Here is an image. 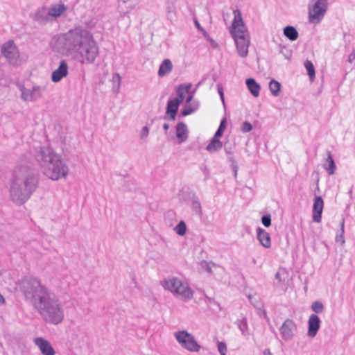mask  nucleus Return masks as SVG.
<instances>
[{
	"mask_svg": "<svg viewBox=\"0 0 355 355\" xmlns=\"http://www.w3.org/2000/svg\"><path fill=\"white\" fill-rule=\"evenodd\" d=\"M19 288L44 322L53 325L62 322L64 311L60 297L38 279L25 277L19 282Z\"/></svg>",
	"mask_w": 355,
	"mask_h": 355,
	"instance_id": "f257e3e1",
	"label": "nucleus"
},
{
	"mask_svg": "<svg viewBox=\"0 0 355 355\" xmlns=\"http://www.w3.org/2000/svg\"><path fill=\"white\" fill-rule=\"evenodd\" d=\"M50 46L62 55H75L83 63H92L98 54V47L92 35L85 29L76 28L54 36Z\"/></svg>",
	"mask_w": 355,
	"mask_h": 355,
	"instance_id": "f03ea898",
	"label": "nucleus"
},
{
	"mask_svg": "<svg viewBox=\"0 0 355 355\" xmlns=\"http://www.w3.org/2000/svg\"><path fill=\"white\" fill-rule=\"evenodd\" d=\"M34 157L43 174L53 181L65 179L69 167L62 156L49 146H39L35 149Z\"/></svg>",
	"mask_w": 355,
	"mask_h": 355,
	"instance_id": "7ed1b4c3",
	"label": "nucleus"
},
{
	"mask_svg": "<svg viewBox=\"0 0 355 355\" xmlns=\"http://www.w3.org/2000/svg\"><path fill=\"white\" fill-rule=\"evenodd\" d=\"M37 184L38 179L33 169L24 166L17 167L10 188L11 200L17 205H23L30 198Z\"/></svg>",
	"mask_w": 355,
	"mask_h": 355,
	"instance_id": "20e7f679",
	"label": "nucleus"
},
{
	"mask_svg": "<svg viewBox=\"0 0 355 355\" xmlns=\"http://www.w3.org/2000/svg\"><path fill=\"white\" fill-rule=\"evenodd\" d=\"M234 16L230 32L234 40L239 56L245 58L248 54V47L250 45L249 35L244 25L241 11L235 10L234 11Z\"/></svg>",
	"mask_w": 355,
	"mask_h": 355,
	"instance_id": "39448f33",
	"label": "nucleus"
},
{
	"mask_svg": "<svg viewBox=\"0 0 355 355\" xmlns=\"http://www.w3.org/2000/svg\"><path fill=\"white\" fill-rule=\"evenodd\" d=\"M162 288L174 297L188 302L193 299L194 292L189 284L178 277H168L160 282Z\"/></svg>",
	"mask_w": 355,
	"mask_h": 355,
	"instance_id": "423d86ee",
	"label": "nucleus"
},
{
	"mask_svg": "<svg viewBox=\"0 0 355 355\" xmlns=\"http://www.w3.org/2000/svg\"><path fill=\"white\" fill-rule=\"evenodd\" d=\"M328 10V0H315L308 5L309 21L313 24H318L323 19Z\"/></svg>",
	"mask_w": 355,
	"mask_h": 355,
	"instance_id": "0eeeda50",
	"label": "nucleus"
},
{
	"mask_svg": "<svg viewBox=\"0 0 355 355\" xmlns=\"http://www.w3.org/2000/svg\"><path fill=\"white\" fill-rule=\"evenodd\" d=\"M173 336L182 348L189 352H198L201 345L198 343L195 336L187 330H179L173 333Z\"/></svg>",
	"mask_w": 355,
	"mask_h": 355,
	"instance_id": "6e6552de",
	"label": "nucleus"
},
{
	"mask_svg": "<svg viewBox=\"0 0 355 355\" xmlns=\"http://www.w3.org/2000/svg\"><path fill=\"white\" fill-rule=\"evenodd\" d=\"M191 84L181 85L177 90V96L168 100L166 111H178L180 104L184 101L185 95L189 94Z\"/></svg>",
	"mask_w": 355,
	"mask_h": 355,
	"instance_id": "1a4fd4ad",
	"label": "nucleus"
},
{
	"mask_svg": "<svg viewBox=\"0 0 355 355\" xmlns=\"http://www.w3.org/2000/svg\"><path fill=\"white\" fill-rule=\"evenodd\" d=\"M1 53L8 62L14 66L19 64V53L13 41H8L1 46Z\"/></svg>",
	"mask_w": 355,
	"mask_h": 355,
	"instance_id": "9d476101",
	"label": "nucleus"
},
{
	"mask_svg": "<svg viewBox=\"0 0 355 355\" xmlns=\"http://www.w3.org/2000/svg\"><path fill=\"white\" fill-rule=\"evenodd\" d=\"M297 331V326L291 319H286L279 328L282 338L285 341L291 340L295 336Z\"/></svg>",
	"mask_w": 355,
	"mask_h": 355,
	"instance_id": "9b49d317",
	"label": "nucleus"
},
{
	"mask_svg": "<svg viewBox=\"0 0 355 355\" xmlns=\"http://www.w3.org/2000/svg\"><path fill=\"white\" fill-rule=\"evenodd\" d=\"M46 89L45 86H33L32 89L21 88V97L26 101H33L41 97L43 92Z\"/></svg>",
	"mask_w": 355,
	"mask_h": 355,
	"instance_id": "f8f14e48",
	"label": "nucleus"
},
{
	"mask_svg": "<svg viewBox=\"0 0 355 355\" xmlns=\"http://www.w3.org/2000/svg\"><path fill=\"white\" fill-rule=\"evenodd\" d=\"M34 344L40 349L42 355H55V352L51 343L42 337L33 339Z\"/></svg>",
	"mask_w": 355,
	"mask_h": 355,
	"instance_id": "ddd939ff",
	"label": "nucleus"
},
{
	"mask_svg": "<svg viewBox=\"0 0 355 355\" xmlns=\"http://www.w3.org/2000/svg\"><path fill=\"white\" fill-rule=\"evenodd\" d=\"M68 64L64 60L60 62L58 69L54 70L51 73V80L53 83L60 82L63 78L68 75Z\"/></svg>",
	"mask_w": 355,
	"mask_h": 355,
	"instance_id": "4468645a",
	"label": "nucleus"
},
{
	"mask_svg": "<svg viewBox=\"0 0 355 355\" xmlns=\"http://www.w3.org/2000/svg\"><path fill=\"white\" fill-rule=\"evenodd\" d=\"M320 327V320L315 314H311L308 320L307 335L310 338H314Z\"/></svg>",
	"mask_w": 355,
	"mask_h": 355,
	"instance_id": "2eb2a0df",
	"label": "nucleus"
},
{
	"mask_svg": "<svg viewBox=\"0 0 355 355\" xmlns=\"http://www.w3.org/2000/svg\"><path fill=\"white\" fill-rule=\"evenodd\" d=\"M324 202L320 196L315 197L313 205V220L314 222L320 223Z\"/></svg>",
	"mask_w": 355,
	"mask_h": 355,
	"instance_id": "dca6fc26",
	"label": "nucleus"
},
{
	"mask_svg": "<svg viewBox=\"0 0 355 355\" xmlns=\"http://www.w3.org/2000/svg\"><path fill=\"white\" fill-rule=\"evenodd\" d=\"M257 239L260 244L266 248H270L271 246V239L269 233L261 227L257 229Z\"/></svg>",
	"mask_w": 355,
	"mask_h": 355,
	"instance_id": "f3484780",
	"label": "nucleus"
},
{
	"mask_svg": "<svg viewBox=\"0 0 355 355\" xmlns=\"http://www.w3.org/2000/svg\"><path fill=\"white\" fill-rule=\"evenodd\" d=\"M49 13L46 7H41L37 10L33 19L40 24H46L49 21Z\"/></svg>",
	"mask_w": 355,
	"mask_h": 355,
	"instance_id": "a211bd4d",
	"label": "nucleus"
},
{
	"mask_svg": "<svg viewBox=\"0 0 355 355\" xmlns=\"http://www.w3.org/2000/svg\"><path fill=\"white\" fill-rule=\"evenodd\" d=\"M176 137H178L180 144L187 139L188 130L186 125L183 123H178L176 127Z\"/></svg>",
	"mask_w": 355,
	"mask_h": 355,
	"instance_id": "6ab92c4d",
	"label": "nucleus"
},
{
	"mask_svg": "<svg viewBox=\"0 0 355 355\" xmlns=\"http://www.w3.org/2000/svg\"><path fill=\"white\" fill-rule=\"evenodd\" d=\"M245 83L252 95L254 97H258L261 89L260 85L252 78L246 79Z\"/></svg>",
	"mask_w": 355,
	"mask_h": 355,
	"instance_id": "aec40b11",
	"label": "nucleus"
},
{
	"mask_svg": "<svg viewBox=\"0 0 355 355\" xmlns=\"http://www.w3.org/2000/svg\"><path fill=\"white\" fill-rule=\"evenodd\" d=\"M173 69V64L169 59H165L161 63L159 70L158 76L164 77L168 75Z\"/></svg>",
	"mask_w": 355,
	"mask_h": 355,
	"instance_id": "412c9836",
	"label": "nucleus"
},
{
	"mask_svg": "<svg viewBox=\"0 0 355 355\" xmlns=\"http://www.w3.org/2000/svg\"><path fill=\"white\" fill-rule=\"evenodd\" d=\"M188 94L184 108L182 111H196L199 108V103L193 98L190 92Z\"/></svg>",
	"mask_w": 355,
	"mask_h": 355,
	"instance_id": "4be33fe9",
	"label": "nucleus"
},
{
	"mask_svg": "<svg viewBox=\"0 0 355 355\" xmlns=\"http://www.w3.org/2000/svg\"><path fill=\"white\" fill-rule=\"evenodd\" d=\"M67 10L64 4H55L52 6L48 10L49 17H57L60 16Z\"/></svg>",
	"mask_w": 355,
	"mask_h": 355,
	"instance_id": "5701e85b",
	"label": "nucleus"
},
{
	"mask_svg": "<svg viewBox=\"0 0 355 355\" xmlns=\"http://www.w3.org/2000/svg\"><path fill=\"white\" fill-rule=\"evenodd\" d=\"M223 147L222 142L218 139V137L214 136L210 143L207 146L206 149L211 153L216 152L221 149Z\"/></svg>",
	"mask_w": 355,
	"mask_h": 355,
	"instance_id": "b1692460",
	"label": "nucleus"
},
{
	"mask_svg": "<svg viewBox=\"0 0 355 355\" xmlns=\"http://www.w3.org/2000/svg\"><path fill=\"white\" fill-rule=\"evenodd\" d=\"M324 168L329 175H334L336 171V164L330 153H328L327 157L324 164Z\"/></svg>",
	"mask_w": 355,
	"mask_h": 355,
	"instance_id": "393cba45",
	"label": "nucleus"
},
{
	"mask_svg": "<svg viewBox=\"0 0 355 355\" xmlns=\"http://www.w3.org/2000/svg\"><path fill=\"white\" fill-rule=\"evenodd\" d=\"M284 35L291 41H295L298 37V32L292 26H287L284 28Z\"/></svg>",
	"mask_w": 355,
	"mask_h": 355,
	"instance_id": "a878e982",
	"label": "nucleus"
},
{
	"mask_svg": "<svg viewBox=\"0 0 355 355\" xmlns=\"http://www.w3.org/2000/svg\"><path fill=\"white\" fill-rule=\"evenodd\" d=\"M280 86H281L280 83L274 79H272L270 81L269 89H270L271 94L273 96H277L279 95V90H280Z\"/></svg>",
	"mask_w": 355,
	"mask_h": 355,
	"instance_id": "bb28decb",
	"label": "nucleus"
},
{
	"mask_svg": "<svg viewBox=\"0 0 355 355\" xmlns=\"http://www.w3.org/2000/svg\"><path fill=\"white\" fill-rule=\"evenodd\" d=\"M236 323L239 329L241 331L242 335L245 336L248 330V326L246 318H242L241 319L238 320Z\"/></svg>",
	"mask_w": 355,
	"mask_h": 355,
	"instance_id": "cd10ccee",
	"label": "nucleus"
},
{
	"mask_svg": "<svg viewBox=\"0 0 355 355\" xmlns=\"http://www.w3.org/2000/svg\"><path fill=\"white\" fill-rule=\"evenodd\" d=\"M304 67L307 71L308 75L311 80L315 78V68L313 63L310 60H306L304 62Z\"/></svg>",
	"mask_w": 355,
	"mask_h": 355,
	"instance_id": "c85d7f7f",
	"label": "nucleus"
},
{
	"mask_svg": "<svg viewBox=\"0 0 355 355\" xmlns=\"http://www.w3.org/2000/svg\"><path fill=\"white\" fill-rule=\"evenodd\" d=\"M175 232L179 236H184L187 232V225L184 221L181 220L179 223L173 228Z\"/></svg>",
	"mask_w": 355,
	"mask_h": 355,
	"instance_id": "c756f323",
	"label": "nucleus"
},
{
	"mask_svg": "<svg viewBox=\"0 0 355 355\" xmlns=\"http://www.w3.org/2000/svg\"><path fill=\"white\" fill-rule=\"evenodd\" d=\"M191 208L193 211L198 214L201 215L202 213V207L200 201L196 198H193L191 202Z\"/></svg>",
	"mask_w": 355,
	"mask_h": 355,
	"instance_id": "7c9ffc66",
	"label": "nucleus"
},
{
	"mask_svg": "<svg viewBox=\"0 0 355 355\" xmlns=\"http://www.w3.org/2000/svg\"><path fill=\"white\" fill-rule=\"evenodd\" d=\"M226 123H227L226 119H225V118L223 119V120L220 121V125H219L218 130L215 132L214 136H216V137H220L222 136L224 130L226 128Z\"/></svg>",
	"mask_w": 355,
	"mask_h": 355,
	"instance_id": "2f4dec72",
	"label": "nucleus"
},
{
	"mask_svg": "<svg viewBox=\"0 0 355 355\" xmlns=\"http://www.w3.org/2000/svg\"><path fill=\"white\" fill-rule=\"evenodd\" d=\"M311 309L315 313H321L324 310V306L320 302L315 301L312 303Z\"/></svg>",
	"mask_w": 355,
	"mask_h": 355,
	"instance_id": "473e14b6",
	"label": "nucleus"
},
{
	"mask_svg": "<svg viewBox=\"0 0 355 355\" xmlns=\"http://www.w3.org/2000/svg\"><path fill=\"white\" fill-rule=\"evenodd\" d=\"M218 350L220 352V355H226L227 346L225 343L223 342H219L218 343Z\"/></svg>",
	"mask_w": 355,
	"mask_h": 355,
	"instance_id": "72a5a7b5",
	"label": "nucleus"
},
{
	"mask_svg": "<svg viewBox=\"0 0 355 355\" xmlns=\"http://www.w3.org/2000/svg\"><path fill=\"white\" fill-rule=\"evenodd\" d=\"M241 129L243 132H248L252 130V126L249 122L245 121L242 123Z\"/></svg>",
	"mask_w": 355,
	"mask_h": 355,
	"instance_id": "f704fd0d",
	"label": "nucleus"
},
{
	"mask_svg": "<svg viewBox=\"0 0 355 355\" xmlns=\"http://www.w3.org/2000/svg\"><path fill=\"white\" fill-rule=\"evenodd\" d=\"M148 134H149L148 128L147 126H144V127H143V128L141 129V130L140 132L139 137L141 140H144L147 138V137L148 136Z\"/></svg>",
	"mask_w": 355,
	"mask_h": 355,
	"instance_id": "c9c22d12",
	"label": "nucleus"
},
{
	"mask_svg": "<svg viewBox=\"0 0 355 355\" xmlns=\"http://www.w3.org/2000/svg\"><path fill=\"white\" fill-rule=\"evenodd\" d=\"M261 222H262L263 225L266 227L270 226V225H271L270 216V215L263 216L261 218Z\"/></svg>",
	"mask_w": 355,
	"mask_h": 355,
	"instance_id": "e433bc0d",
	"label": "nucleus"
},
{
	"mask_svg": "<svg viewBox=\"0 0 355 355\" xmlns=\"http://www.w3.org/2000/svg\"><path fill=\"white\" fill-rule=\"evenodd\" d=\"M341 231H342V234L340 236H338L336 237V240L337 242L341 241L342 243H344L345 239H344V236L343 235V234L344 232V220H343L342 223H341Z\"/></svg>",
	"mask_w": 355,
	"mask_h": 355,
	"instance_id": "4c0bfd02",
	"label": "nucleus"
},
{
	"mask_svg": "<svg viewBox=\"0 0 355 355\" xmlns=\"http://www.w3.org/2000/svg\"><path fill=\"white\" fill-rule=\"evenodd\" d=\"M71 139L72 137L71 136H67L64 138L63 142L66 146H68L69 147H75V144L70 143Z\"/></svg>",
	"mask_w": 355,
	"mask_h": 355,
	"instance_id": "58836bf2",
	"label": "nucleus"
},
{
	"mask_svg": "<svg viewBox=\"0 0 355 355\" xmlns=\"http://www.w3.org/2000/svg\"><path fill=\"white\" fill-rule=\"evenodd\" d=\"M280 53H282V55H284V56L286 58V59H289V58L291 57V52L288 51L285 47H281V49L279 51Z\"/></svg>",
	"mask_w": 355,
	"mask_h": 355,
	"instance_id": "ea45409f",
	"label": "nucleus"
},
{
	"mask_svg": "<svg viewBox=\"0 0 355 355\" xmlns=\"http://www.w3.org/2000/svg\"><path fill=\"white\" fill-rule=\"evenodd\" d=\"M166 119L173 121L175 119L177 112H166Z\"/></svg>",
	"mask_w": 355,
	"mask_h": 355,
	"instance_id": "a19ab883",
	"label": "nucleus"
},
{
	"mask_svg": "<svg viewBox=\"0 0 355 355\" xmlns=\"http://www.w3.org/2000/svg\"><path fill=\"white\" fill-rule=\"evenodd\" d=\"M355 60V49H353L351 53L348 55L347 61L352 63Z\"/></svg>",
	"mask_w": 355,
	"mask_h": 355,
	"instance_id": "79ce46f5",
	"label": "nucleus"
},
{
	"mask_svg": "<svg viewBox=\"0 0 355 355\" xmlns=\"http://www.w3.org/2000/svg\"><path fill=\"white\" fill-rule=\"evenodd\" d=\"M207 40L210 42V44L213 48L216 49L218 47V43L211 37H209Z\"/></svg>",
	"mask_w": 355,
	"mask_h": 355,
	"instance_id": "37998d69",
	"label": "nucleus"
},
{
	"mask_svg": "<svg viewBox=\"0 0 355 355\" xmlns=\"http://www.w3.org/2000/svg\"><path fill=\"white\" fill-rule=\"evenodd\" d=\"M113 80H114V81H116V82H117V89H119V87H120V81H121V77H120V76H119L118 73L115 74V75L113 76Z\"/></svg>",
	"mask_w": 355,
	"mask_h": 355,
	"instance_id": "c03bdc74",
	"label": "nucleus"
},
{
	"mask_svg": "<svg viewBox=\"0 0 355 355\" xmlns=\"http://www.w3.org/2000/svg\"><path fill=\"white\" fill-rule=\"evenodd\" d=\"M232 168L234 173V177L236 178L237 176L238 166L235 162L232 163Z\"/></svg>",
	"mask_w": 355,
	"mask_h": 355,
	"instance_id": "a18cd8bd",
	"label": "nucleus"
},
{
	"mask_svg": "<svg viewBox=\"0 0 355 355\" xmlns=\"http://www.w3.org/2000/svg\"><path fill=\"white\" fill-rule=\"evenodd\" d=\"M194 24H195V26H196V28L200 31H202L203 28L201 26V25L200 24V23L198 22V21L196 19L194 20Z\"/></svg>",
	"mask_w": 355,
	"mask_h": 355,
	"instance_id": "49530a36",
	"label": "nucleus"
},
{
	"mask_svg": "<svg viewBox=\"0 0 355 355\" xmlns=\"http://www.w3.org/2000/svg\"><path fill=\"white\" fill-rule=\"evenodd\" d=\"M200 32H202L203 36L207 39L208 40L210 36L209 35V34L207 33V31L203 28L202 31H200Z\"/></svg>",
	"mask_w": 355,
	"mask_h": 355,
	"instance_id": "de8ad7c7",
	"label": "nucleus"
},
{
	"mask_svg": "<svg viewBox=\"0 0 355 355\" xmlns=\"http://www.w3.org/2000/svg\"><path fill=\"white\" fill-rule=\"evenodd\" d=\"M200 32H202L203 36L207 39L208 40L210 36L209 35V34L207 33V31L203 28L202 31H200Z\"/></svg>",
	"mask_w": 355,
	"mask_h": 355,
	"instance_id": "09e8293b",
	"label": "nucleus"
},
{
	"mask_svg": "<svg viewBox=\"0 0 355 355\" xmlns=\"http://www.w3.org/2000/svg\"><path fill=\"white\" fill-rule=\"evenodd\" d=\"M275 279H277L279 282H282L281 274L279 272H277L275 274Z\"/></svg>",
	"mask_w": 355,
	"mask_h": 355,
	"instance_id": "8fccbe9b",
	"label": "nucleus"
},
{
	"mask_svg": "<svg viewBox=\"0 0 355 355\" xmlns=\"http://www.w3.org/2000/svg\"><path fill=\"white\" fill-rule=\"evenodd\" d=\"M5 304V299L3 295L0 293V306Z\"/></svg>",
	"mask_w": 355,
	"mask_h": 355,
	"instance_id": "3c124183",
	"label": "nucleus"
},
{
	"mask_svg": "<svg viewBox=\"0 0 355 355\" xmlns=\"http://www.w3.org/2000/svg\"><path fill=\"white\" fill-rule=\"evenodd\" d=\"M263 355H272V354L269 349H265L263 352Z\"/></svg>",
	"mask_w": 355,
	"mask_h": 355,
	"instance_id": "603ef678",
	"label": "nucleus"
},
{
	"mask_svg": "<svg viewBox=\"0 0 355 355\" xmlns=\"http://www.w3.org/2000/svg\"><path fill=\"white\" fill-rule=\"evenodd\" d=\"M168 128H169L168 124H167V123H164V124L163 125V128H164L165 130H167L168 129Z\"/></svg>",
	"mask_w": 355,
	"mask_h": 355,
	"instance_id": "864d4df0",
	"label": "nucleus"
},
{
	"mask_svg": "<svg viewBox=\"0 0 355 355\" xmlns=\"http://www.w3.org/2000/svg\"><path fill=\"white\" fill-rule=\"evenodd\" d=\"M254 297V296H252V295H249V296H248V298H249V300H250V302H251L252 303H254V302H253V301H252V299H253Z\"/></svg>",
	"mask_w": 355,
	"mask_h": 355,
	"instance_id": "5fc2aeb1",
	"label": "nucleus"
},
{
	"mask_svg": "<svg viewBox=\"0 0 355 355\" xmlns=\"http://www.w3.org/2000/svg\"><path fill=\"white\" fill-rule=\"evenodd\" d=\"M191 112H182V116H187V115H188V114H191Z\"/></svg>",
	"mask_w": 355,
	"mask_h": 355,
	"instance_id": "6e6d98bb",
	"label": "nucleus"
},
{
	"mask_svg": "<svg viewBox=\"0 0 355 355\" xmlns=\"http://www.w3.org/2000/svg\"><path fill=\"white\" fill-rule=\"evenodd\" d=\"M167 10H168V13H170V12H171V6H168V7L167 8Z\"/></svg>",
	"mask_w": 355,
	"mask_h": 355,
	"instance_id": "4d7b16f0",
	"label": "nucleus"
}]
</instances>
